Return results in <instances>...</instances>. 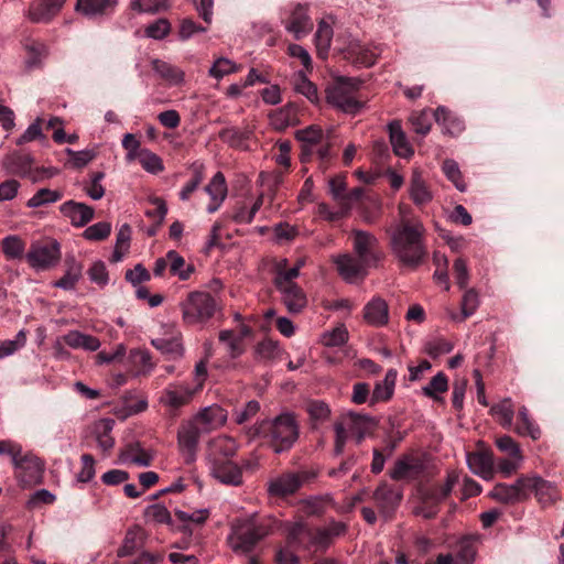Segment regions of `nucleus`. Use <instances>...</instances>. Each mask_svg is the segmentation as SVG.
<instances>
[{
    "instance_id": "obj_1",
    "label": "nucleus",
    "mask_w": 564,
    "mask_h": 564,
    "mask_svg": "<svg viewBox=\"0 0 564 564\" xmlns=\"http://www.w3.org/2000/svg\"><path fill=\"white\" fill-rule=\"evenodd\" d=\"M247 435L260 438L274 454L289 452L300 437V423L293 412H282L273 419H264L251 425Z\"/></svg>"
},
{
    "instance_id": "obj_2",
    "label": "nucleus",
    "mask_w": 564,
    "mask_h": 564,
    "mask_svg": "<svg viewBox=\"0 0 564 564\" xmlns=\"http://www.w3.org/2000/svg\"><path fill=\"white\" fill-rule=\"evenodd\" d=\"M424 237L422 223L403 220L391 231V251L403 265L417 268L427 256Z\"/></svg>"
},
{
    "instance_id": "obj_3",
    "label": "nucleus",
    "mask_w": 564,
    "mask_h": 564,
    "mask_svg": "<svg viewBox=\"0 0 564 564\" xmlns=\"http://www.w3.org/2000/svg\"><path fill=\"white\" fill-rule=\"evenodd\" d=\"M276 524L278 520L271 516L252 514L247 519L237 520L231 527L228 543L235 553L248 554L274 531Z\"/></svg>"
},
{
    "instance_id": "obj_4",
    "label": "nucleus",
    "mask_w": 564,
    "mask_h": 564,
    "mask_svg": "<svg viewBox=\"0 0 564 564\" xmlns=\"http://www.w3.org/2000/svg\"><path fill=\"white\" fill-rule=\"evenodd\" d=\"M360 84L361 82L357 78L336 77L325 89L327 104L344 113L357 115L364 107V102L355 96Z\"/></svg>"
},
{
    "instance_id": "obj_5",
    "label": "nucleus",
    "mask_w": 564,
    "mask_h": 564,
    "mask_svg": "<svg viewBox=\"0 0 564 564\" xmlns=\"http://www.w3.org/2000/svg\"><path fill=\"white\" fill-rule=\"evenodd\" d=\"M184 323L188 325L208 322L217 311L215 297L205 291L189 292L180 304Z\"/></svg>"
},
{
    "instance_id": "obj_6",
    "label": "nucleus",
    "mask_w": 564,
    "mask_h": 564,
    "mask_svg": "<svg viewBox=\"0 0 564 564\" xmlns=\"http://www.w3.org/2000/svg\"><path fill=\"white\" fill-rule=\"evenodd\" d=\"M352 250L366 267L378 268L384 259L378 238L365 230L354 229L350 234Z\"/></svg>"
},
{
    "instance_id": "obj_7",
    "label": "nucleus",
    "mask_w": 564,
    "mask_h": 564,
    "mask_svg": "<svg viewBox=\"0 0 564 564\" xmlns=\"http://www.w3.org/2000/svg\"><path fill=\"white\" fill-rule=\"evenodd\" d=\"M61 245L55 239H44L31 243L25 254L26 262L36 271L54 268L61 260Z\"/></svg>"
},
{
    "instance_id": "obj_8",
    "label": "nucleus",
    "mask_w": 564,
    "mask_h": 564,
    "mask_svg": "<svg viewBox=\"0 0 564 564\" xmlns=\"http://www.w3.org/2000/svg\"><path fill=\"white\" fill-rule=\"evenodd\" d=\"M317 474L313 470L283 473L268 482V494L271 497L284 498L294 495L305 482L314 479Z\"/></svg>"
},
{
    "instance_id": "obj_9",
    "label": "nucleus",
    "mask_w": 564,
    "mask_h": 564,
    "mask_svg": "<svg viewBox=\"0 0 564 564\" xmlns=\"http://www.w3.org/2000/svg\"><path fill=\"white\" fill-rule=\"evenodd\" d=\"M13 466L15 478L23 488L42 482L44 464L39 457L31 454L21 455Z\"/></svg>"
},
{
    "instance_id": "obj_10",
    "label": "nucleus",
    "mask_w": 564,
    "mask_h": 564,
    "mask_svg": "<svg viewBox=\"0 0 564 564\" xmlns=\"http://www.w3.org/2000/svg\"><path fill=\"white\" fill-rule=\"evenodd\" d=\"M403 498L401 488L387 482H381L371 495L380 514L384 519H391Z\"/></svg>"
},
{
    "instance_id": "obj_11",
    "label": "nucleus",
    "mask_w": 564,
    "mask_h": 564,
    "mask_svg": "<svg viewBox=\"0 0 564 564\" xmlns=\"http://www.w3.org/2000/svg\"><path fill=\"white\" fill-rule=\"evenodd\" d=\"M489 497L503 505H516L528 500L527 475L520 476L513 484H496Z\"/></svg>"
},
{
    "instance_id": "obj_12",
    "label": "nucleus",
    "mask_w": 564,
    "mask_h": 564,
    "mask_svg": "<svg viewBox=\"0 0 564 564\" xmlns=\"http://www.w3.org/2000/svg\"><path fill=\"white\" fill-rule=\"evenodd\" d=\"M458 479L459 474L452 469L447 471L446 479L443 485H420L417 488V494L421 502L440 506L449 497L454 486L458 482Z\"/></svg>"
},
{
    "instance_id": "obj_13",
    "label": "nucleus",
    "mask_w": 564,
    "mask_h": 564,
    "mask_svg": "<svg viewBox=\"0 0 564 564\" xmlns=\"http://www.w3.org/2000/svg\"><path fill=\"white\" fill-rule=\"evenodd\" d=\"M527 492L528 500L530 499L531 494H534V497L542 508L553 506L561 499V492L557 487L551 481L536 475H527Z\"/></svg>"
},
{
    "instance_id": "obj_14",
    "label": "nucleus",
    "mask_w": 564,
    "mask_h": 564,
    "mask_svg": "<svg viewBox=\"0 0 564 564\" xmlns=\"http://www.w3.org/2000/svg\"><path fill=\"white\" fill-rule=\"evenodd\" d=\"M198 392L187 382L170 383L163 391L160 402L175 412L189 404Z\"/></svg>"
},
{
    "instance_id": "obj_15",
    "label": "nucleus",
    "mask_w": 564,
    "mask_h": 564,
    "mask_svg": "<svg viewBox=\"0 0 564 564\" xmlns=\"http://www.w3.org/2000/svg\"><path fill=\"white\" fill-rule=\"evenodd\" d=\"M202 432L203 431L199 426L193 421L181 424L178 429L177 444L180 451L186 455V464H189L195 459Z\"/></svg>"
},
{
    "instance_id": "obj_16",
    "label": "nucleus",
    "mask_w": 564,
    "mask_h": 564,
    "mask_svg": "<svg viewBox=\"0 0 564 564\" xmlns=\"http://www.w3.org/2000/svg\"><path fill=\"white\" fill-rule=\"evenodd\" d=\"M347 524L341 521L332 520L325 527L314 528V552H325L338 536L345 535Z\"/></svg>"
},
{
    "instance_id": "obj_17",
    "label": "nucleus",
    "mask_w": 564,
    "mask_h": 564,
    "mask_svg": "<svg viewBox=\"0 0 564 564\" xmlns=\"http://www.w3.org/2000/svg\"><path fill=\"white\" fill-rule=\"evenodd\" d=\"M424 463L417 457H403L399 458L393 468L389 471V476L393 480H414L417 479L424 471Z\"/></svg>"
},
{
    "instance_id": "obj_18",
    "label": "nucleus",
    "mask_w": 564,
    "mask_h": 564,
    "mask_svg": "<svg viewBox=\"0 0 564 564\" xmlns=\"http://www.w3.org/2000/svg\"><path fill=\"white\" fill-rule=\"evenodd\" d=\"M212 475L225 485L240 486L242 484L241 467L230 459L213 458Z\"/></svg>"
},
{
    "instance_id": "obj_19",
    "label": "nucleus",
    "mask_w": 564,
    "mask_h": 564,
    "mask_svg": "<svg viewBox=\"0 0 564 564\" xmlns=\"http://www.w3.org/2000/svg\"><path fill=\"white\" fill-rule=\"evenodd\" d=\"M339 275L347 282H352L357 278H364L367 274L366 264L357 257L344 253L334 259Z\"/></svg>"
},
{
    "instance_id": "obj_20",
    "label": "nucleus",
    "mask_w": 564,
    "mask_h": 564,
    "mask_svg": "<svg viewBox=\"0 0 564 564\" xmlns=\"http://www.w3.org/2000/svg\"><path fill=\"white\" fill-rule=\"evenodd\" d=\"M364 321L373 327H382L389 323V306L380 296L372 297L362 310Z\"/></svg>"
},
{
    "instance_id": "obj_21",
    "label": "nucleus",
    "mask_w": 564,
    "mask_h": 564,
    "mask_svg": "<svg viewBox=\"0 0 564 564\" xmlns=\"http://www.w3.org/2000/svg\"><path fill=\"white\" fill-rule=\"evenodd\" d=\"M66 0H35L30 4L29 19L34 23L51 21L63 8Z\"/></svg>"
},
{
    "instance_id": "obj_22",
    "label": "nucleus",
    "mask_w": 564,
    "mask_h": 564,
    "mask_svg": "<svg viewBox=\"0 0 564 564\" xmlns=\"http://www.w3.org/2000/svg\"><path fill=\"white\" fill-rule=\"evenodd\" d=\"M285 29L292 33L296 40L308 34L313 30V22L307 13V7L296 4L285 22Z\"/></svg>"
},
{
    "instance_id": "obj_23",
    "label": "nucleus",
    "mask_w": 564,
    "mask_h": 564,
    "mask_svg": "<svg viewBox=\"0 0 564 564\" xmlns=\"http://www.w3.org/2000/svg\"><path fill=\"white\" fill-rule=\"evenodd\" d=\"M204 191L210 197V202L207 205V212L209 214H214L220 208L228 194L227 182L224 173L217 172L205 186Z\"/></svg>"
},
{
    "instance_id": "obj_24",
    "label": "nucleus",
    "mask_w": 564,
    "mask_h": 564,
    "mask_svg": "<svg viewBox=\"0 0 564 564\" xmlns=\"http://www.w3.org/2000/svg\"><path fill=\"white\" fill-rule=\"evenodd\" d=\"M295 138L302 143L301 161L306 162L314 153V148L323 142L324 132L321 127L312 124L307 128L297 130Z\"/></svg>"
},
{
    "instance_id": "obj_25",
    "label": "nucleus",
    "mask_w": 564,
    "mask_h": 564,
    "mask_svg": "<svg viewBox=\"0 0 564 564\" xmlns=\"http://www.w3.org/2000/svg\"><path fill=\"white\" fill-rule=\"evenodd\" d=\"M281 293V301L291 314L301 313L307 305V297L304 290L299 285L275 286Z\"/></svg>"
},
{
    "instance_id": "obj_26",
    "label": "nucleus",
    "mask_w": 564,
    "mask_h": 564,
    "mask_svg": "<svg viewBox=\"0 0 564 564\" xmlns=\"http://www.w3.org/2000/svg\"><path fill=\"white\" fill-rule=\"evenodd\" d=\"M286 532L289 540L294 543L297 549L304 551H314V528L304 522L288 523Z\"/></svg>"
},
{
    "instance_id": "obj_27",
    "label": "nucleus",
    "mask_w": 564,
    "mask_h": 564,
    "mask_svg": "<svg viewBox=\"0 0 564 564\" xmlns=\"http://www.w3.org/2000/svg\"><path fill=\"white\" fill-rule=\"evenodd\" d=\"M61 213L69 218L75 227H84L94 218V208L74 200L65 202L61 205Z\"/></svg>"
},
{
    "instance_id": "obj_28",
    "label": "nucleus",
    "mask_w": 564,
    "mask_h": 564,
    "mask_svg": "<svg viewBox=\"0 0 564 564\" xmlns=\"http://www.w3.org/2000/svg\"><path fill=\"white\" fill-rule=\"evenodd\" d=\"M227 420L226 411L219 405H213L202 409L192 420L197 425H202L203 432H210L218 427H221Z\"/></svg>"
},
{
    "instance_id": "obj_29",
    "label": "nucleus",
    "mask_w": 564,
    "mask_h": 564,
    "mask_svg": "<svg viewBox=\"0 0 564 564\" xmlns=\"http://www.w3.org/2000/svg\"><path fill=\"white\" fill-rule=\"evenodd\" d=\"M32 164L33 158L30 154L13 153L6 158L3 165L8 173L20 177H30L35 182L39 176L33 175Z\"/></svg>"
},
{
    "instance_id": "obj_30",
    "label": "nucleus",
    "mask_w": 564,
    "mask_h": 564,
    "mask_svg": "<svg viewBox=\"0 0 564 564\" xmlns=\"http://www.w3.org/2000/svg\"><path fill=\"white\" fill-rule=\"evenodd\" d=\"M118 0H76L75 11L86 18L104 17L111 13Z\"/></svg>"
},
{
    "instance_id": "obj_31",
    "label": "nucleus",
    "mask_w": 564,
    "mask_h": 564,
    "mask_svg": "<svg viewBox=\"0 0 564 564\" xmlns=\"http://www.w3.org/2000/svg\"><path fill=\"white\" fill-rule=\"evenodd\" d=\"M469 469L485 480L494 477V458L491 452L480 451L467 454Z\"/></svg>"
},
{
    "instance_id": "obj_32",
    "label": "nucleus",
    "mask_w": 564,
    "mask_h": 564,
    "mask_svg": "<svg viewBox=\"0 0 564 564\" xmlns=\"http://www.w3.org/2000/svg\"><path fill=\"white\" fill-rule=\"evenodd\" d=\"M174 516L176 518L175 531H180L185 535L191 536L193 533L191 524L203 525L209 518V510L199 509L192 513L182 510H175Z\"/></svg>"
},
{
    "instance_id": "obj_33",
    "label": "nucleus",
    "mask_w": 564,
    "mask_h": 564,
    "mask_svg": "<svg viewBox=\"0 0 564 564\" xmlns=\"http://www.w3.org/2000/svg\"><path fill=\"white\" fill-rule=\"evenodd\" d=\"M388 129L394 154L401 158L412 156L414 151L408 142L406 135L402 130L401 122L398 120L391 121Z\"/></svg>"
},
{
    "instance_id": "obj_34",
    "label": "nucleus",
    "mask_w": 564,
    "mask_h": 564,
    "mask_svg": "<svg viewBox=\"0 0 564 564\" xmlns=\"http://www.w3.org/2000/svg\"><path fill=\"white\" fill-rule=\"evenodd\" d=\"M398 372L395 369H389L384 379L377 382L370 397V404L389 401L394 393Z\"/></svg>"
},
{
    "instance_id": "obj_35",
    "label": "nucleus",
    "mask_w": 564,
    "mask_h": 564,
    "mask_svg": "<svg viewBox=\"0 0 564 564\" xmlns=\"http://www.w3.org/2000/svg\"><path fill=\"white\" fill-rule=\"evenodd\" d=\"M514 432L520 436H529L533 441H538L542 435L541 429L530 416L529 410L524 405L518 410Z\"/></svg>"
},
{
    "instance_id": "obj_36",
    "label": "nucleus",
    "mask_w": 564,
    "mask_h": 564,
    "mask_svg": "<svg viewBox=\"0 0 564 564\" xmlns=\"http://www.w3.org/2000/svg\"><path fill=\"white\" fill-rule=\"evenodd\" d=\"M434 119L442 124L449 135H458L464 130V122L446 107L440 106L433 112Z\"/></svg>"
},
{
    "instance_id": "obj_37",
    "label": "nucleus",
    "mask_w": 564,
    "mask_h": 564,
    "mask_svg": "<svg viewBox=\"0 0 564 564\" xmlns=\"http://www.w3.org/2000/svg\"><path fill=\"white\" fill-rule=\"evenodd\" d=\"M65 262L67 267L66 272L54 283V286L63 290H73L82 278L83 264L75 257H67Z\"/></svg>"
},
{
    "instance_id": "obj_38",
    "label": "nucleus",
    "mask_w": 564,
    "mask_h": 564,
    "mask_svg": "<svg viewBox=\"0 0 564 564\" xmlns=\"http://www.w3.org/2000/svg\"><path fill=\"white\" fill-rule=\"evenodd\" d=\"M297 109L293 104H288L270 113V123L276 130H284L297 122Z\"/></svg>"
},
{
    "instance_id": "obj_39",
    "label": "nucleus",
    "mask_w": 564,
    "mask_h": 564,
    "mask_svg": "<svg viewBox=\"0 0 564 564\" xmlns=\"http://www.w3.org/2000/svg\"><path fill=\"white\" fill-rule=\"evenodd\" d=\"M151 344L163 355H166L169 359H181L184 355L181 336L155 338L152 339Z\"/></svg>"
},
{
    "instance_id": "obj_40",
    "label": "nucleus",
    "mask_w": 564,
    "mask_h": 564,
    "mask_svg": "<svg viewBox=\"0 0 564 564\" xmlns=\"http://www.w3.org/2000/svg\"><path fill=\"white\" fill-rule=\"evenodd\" d=\"M152 68L162 79H164L170 85L177 86L184 83L185 74L177 66L171 65L170 63L161 59H153Z\"/></svg>"
},
{
    "instance_id": "obj_41",
    "label": "nucleus",
    "mask_w": 564,
    "mask_h": 564,
    "mask_svg": "<svg viewBox=\"0 0 564 564\" xmlns=\"http://www.w3.org/2000/svg\"><path fill=\"white\" fill-rule=\"evenodd\" d=\"M489 412L503 429H511L514 416V405L511 398H505L494 404Z\"/></svg>"
},
{
    "instance_id": "obj_42",
    "label": "nucleus",
    "mask_w": 564,
    "mask_h": 564,
    "mask_svg": "<svg viewBox=\"0 0 564 564\" xmlns=\"http://www.w3.org/2000/svg\"><path fill=\"white\" fill-rule=\"evenodd\" d=\"M120 458L123 462L147 467L151 465L153 456L141 446L140 442H133L126 446Z\"/></svg>"
},
{
    "instance_id": "obj_43",
    "label": "nucleus",
    "mask_w": 564,
    "mask_h": 564,
    "mask_svg": "<svg viewBox=\"0 0 564 564\" xmlns=\"http://www.w3.org/2000/svg\"><path fill=\"white\" fill-rule=\"evenodd\" d=\"M169 260L170 273L178 276L181 281H186L195 271L194 264L186 263L185 259L175 250L166 252Z\"/></svg>"
},
{
    "instance_id": "obj_44",
    "label": "nucleus",
    "mask_w": 564,
    "mask_h": 564,
    "mask_svg": "<svg viewBox=\"0 0 564 564\" xmlns=\"http://www.w3.org/2000/svg\"><path fill=\"white\" fill-rule=\"evenodd\" d=\"M347 58L351 59L355 64H360L370 67L376 63L377 55L368 47L358 42L349 43L346 51Z\"/></svg>"
},
{
    "instance_id": "obj_45",
    "label": "nucleus",
    "mask_w": 564,
    "mask_h": 564,
    "mask_svg": "<svg viewBox=\"0 0 564 564\" xmlns=\"http://www.w3.org/2000/svg\"><path fill=\"white\" fill-rule=\"evenodd\" d=\"M213 458L230 459L237 454L238 445L232 437L218 436L210 443Z\"/></svg>"
},
{
    "instance_id": "obj_46",
    "label": "nucleus",
    "mask_w": 564,
    "mask_h": 564,
    "mask_svg": "<svg viewBox=\"0 0 564 564\" xmlns=\"http://www.w3.org/2000/svg\"><path fill=\"white\" fill-rule=\"evenodd\" d=\"M189 171L192 172V177L180 192L181 200H188L205 178V166L202 162H193Z\"/></svg>"
},
{
    "instance_id": "obj_47",
    "label": "nucleus",
    "mask_w": 564,
    "mask_h": 564,
    "mask_svg": "<svg viewBox=\"0 0 564 564\" xmlns=\"http://www.w3.org/2000/svg\"><path fill=\"white\" fill-rule=\"evenodd\" d=\"M251 132L240 130L238 128H224L219 131V139L234 149H247L246 142L249 140Z\"/></svg>"
},
{
    "instance_id": "obj_48",
    "label": "nucleus",
    "mask_w": 564,
    "mask_h": 564,
    "mask_svg": "<svg viewBox=\"0 0 564 564\" xmlns=\"http://www.w3.org/2000/svg\"><path fill=\"white\" fill-rule=\"evenodd\" d=\"M410 197L415 205H424L432 200V194L429 191L421 174L414 172L410 183Z\"/></svg>"
},
{
    "instance_id": "obj_49",
    "label": "nucleus",
    "mask_w": 564,
    "mask_h": 564,
    "mask_svg": "<svg viewBox=\"0 0 564 564\" xmlns=\"http://www.w3.org/2000/svg\"><path fill=\"white\" fill-rule=\"evenodd\" d=\"M132 229L130 225L123 224L116 237V245L110 258V261L117 263L122 260L123 256L129 251L130 241H131Z\"/></svg>"
},
{
    "instance_id": "obj_50",
    "label": "nucleus",
    "mask_w": 564,
    "mask_h": 564,
    "mask_svg": "<svg viewBox=\"0 0 564 564\" xmlns=\"http://www.w3.org/2000/svg\"><path fill=\"white\" fill-rule=\"evenodd\" d=\"M113 424V420L106 419L96 425V441L104 453L109 452L115 445V438L110 434Z\"/></svg>"
},
{
    "instance_id": "obj_51",
    "label": "nucleus",
    "mask_w": 564,
    "mask_h": 564,
    "mask_svg": "<svg viewBox=\"0 0 564 564\" xmlns=\"http://www.w3.org/2000/svg\"><path fill=\"white\" fill-rule=\"evenodd\" d=\"M25 241L17 236L10 235L2 239L1 247L8 260L21 259L25 251Z\"/></svg>"
},
{
    "instance_id": "obj_52",
    "label": "nucleus",
    "mask_w": 564,
    "mask_h": 564,
    "mask_svg": "<svg viewBox=\"0 0 564 564\" xmlns=\"http://www.w3.org/2000/svg\"><path fill=\"white\" fill-rule=\"evenodd\" d=\"M448 390V378L447 376L440 371L436 373L430 382L422 388V392L425 397L433 399L434 401L442 400L438 397V393H444Z\"/></svg>"
},
{
    "instance_id": "obj_53",
    "label": "nucleus",
    "mask_w": 564,
    "mask_h": 564,
    "mask_svg": "<svg viewBox=\"0 0 564 564\" xmlns=\"http://www.w3.org/2000/svg\"><path fill=\"white\" fill-rule=\"evenodd\" d=\"M478 306L479 295L477 291L475 289L466 290L460 303L462 314L460 316L453 315L452 318L457 322H463L467 317L471 316L476 312Z\"/></svg>"
},
{
    "instance_id": "obj_54",
    "label": "nucleus",
    "mask_w": 564,
    "mask_h": 564,
    "mask_svg": "<svg viewBox=\"0 0 564 564\" xmlns=\"http://www.w3.org/2000/svg\"><path fill=\"white\" fill-rule=\"evenodd\" d=\"M297 546L291 543L289 540V533L286 532L284 545L276 549L274 554L275 564H300V557L296 554Z\"/></svg>"
},
{
    "instance_id": "obj_55",
    "label": "nucleus",
    "mask_w": 564,
    "mask_h": 564,
    "mask_svg": "<svg viewBox=\"0 0 564 564\" xmlns=\"http://www.w3.org/2000/svg\"><path fill=\"white\" fill-rule=\"evenodd\" d=\"M333 37V29L329 24L324 21L318 23V28L315 34L316 50L321 57H326L330 42Z\"/></svg>"
},
{
    "instance_id": "obj_56",
    "label": "nucleus",
    "mask_w": 564,
    "mask_h": 564,
    "mask_svg": "<svg viewBox=\"0 0 564 564\" xmlns=\"http://www.w3.org/2000/svg\"><path fill=\"white\" fill-rule=\"evenodd\" d=\"M144 516L155 523L167 524L175 531V520L172 519V516L165 506L161 503L151 505L145 509Z\"/></svg>"
},
{
    "instance_id": "obj_57",
    "label": "nucleus",
    "mask_w": 564,
    "mask_h": 564,
    "mask_svg": "<svg viewBox=\"0 0 564 564\" xmlns=\"http://www.w3.org/2000/svg\"><path fill=\"white\" fill-rule=\"evenodd\" d=\"M442 171L459 192L466 191L467 185L456 161L446 159L442 164Z\"/></svg>"
},
{
    "instance_id": "obj_58",
    "label": "nucleus",
    "mask_w": 564,
    "mask_h": 564,
    "mask_svg": "<svg viewBox=\"0 0 564 564\" xmlns=\"http://www.w3.org/2000/svg\"><path fill=\"white\" fill-rule=\"evenodd\" d=\"M63 194L59 191L50 188L39 189L26 203L30 208H37L40 206L55 203L62 198Z\"/></svg>"
},
{
    "instance_id": "obj_59",
    "label": "nucleus",
    "mask_w": 564,
    "mask_h": 564,
    "mask_svg": "<svg viewBox=\"0 0 564 564\" xmlns=\"http://www.w3.org/2000/svg\"><path fill=\"white\" fill-rule=\"evenodd\" d=\"M295 90L299 94H302L303 96H305L313 104H317L319 100L316 85L314 83H312L304 75L303 72H299V74H297L296 82H295Z\"/></svg>"
},
{
    "instance_id": "obj_60",
    "label": "nucleus",
    "mask_w": 564,
    "mask_h": 564,
    "mask_svg": "<svg viewBox=\"0 0 564 564\" xmlns=\"http://www.w3.org/2000/svg\"><path fill=\"white\" fill-rule=\"evenodd\" d=\"M260 411V403L257 400L247 402L242 408H236L232 411L234 421L237 424H243L253 419Z\"/></svg>"
},
{
    "instance_id": "obj_61",
    "label": "nucleus",
    "mask_w": 564,
    "mask_h": 564,
    "mask_svg": "<svg viewBox=\"0 0 564 564\" xmlns=\"http://www.w3.org/2000/svg\"><path fill=\"white\" fill-rule=\"evenodd\" d=\"M110 232L111 224L108 221H99L87 227L83 232V237L89 241H101L107 239Z\"/></svg>"
},
{
    "instance_id": "obj_62",
    "label": "nucleus",
    "mask_w": 564,
    "mask_h": 564,
    "mask_svg": "<svg viewBox=\"0 0 564 564\" xmlns=\"http://www.w3.org/2000/svg\"><path fill=\"white\" fill-rule=\"evenodd\" d=\"M454 348V344L449 340L438 337L434 338L425 344V352L433 359L449 354Z\"/></svg>"
},
{
    "instance_id": "obj_63",
    "label": "nucleus",
    "mask_w": 564,
    "mask_h": 564,
    "mask_svg": "<svg viewBox=\"0 0 564 564\" xmlns=\"http://www.w3.org/2000/svg\"><path fill=\"white\" fill-rule=\"evenodd\" d=\"M409 121L413 128V131L421 135H426L432 127L430 115L426 110L412 112Z\"/></svg>"
},
{
    "instance_id": "obj_64",
    "label": "nucleus",
    "mask_w": 564,
    "mask_h": 564,
    "mask_svg": "<svg viewBox=\"0 0 564 564\" xmlns=\"http://www.w3.org/2000/svg\"><path fill=\"white\" fill-rule=\"evenodd\" d=\"M137 159L142 167L150 173L156 174L164 170L161 158L149 150H141Z\"/></svg>"
}]
</instances>
